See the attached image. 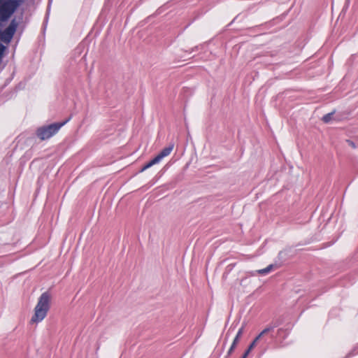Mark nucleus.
Masks as SVG:
<instances>
[{
    "label": "nucleus",
    "instance_id": "obj_1",
    "mask_svg": "<svg viewBox=\"0 0 358 358\" xmlns=\"http://www.w3.org/2000/svg\"><path fill=\"white\" fill-rule=\"evenodd\" d=\"M50 299L51 296L48 292L43 293L40 296L34 308V314L31 319V322H40L45 317L50 309Z\"/></svg>",
    "mask_w": 358,
    "mask_h": 358
},
{
    "label": "nucleus",
    "instance_id": "obj_2",
    "mask_svg": "<svg viewBox=\"0 0 358 358\" xmlns=\"http://www.w3.org/2000/svg\"><path fill=\"white\" fill-rule=\"evenodd\" d=\"M69 120L70 119L69 118L62 122H55L49 125L38 127L36 131V135L41 141L49 139L56 134L62 127L66 124Z\"/></svg>",
    "mask_w": 358,
    "mask_h": 358
},
{
    "label": "nucleus",
    "instance_id": "obj_3",
    "mask_svg": "<svg viewBox=\"0 0 358 358\" xmlns=\"http://www.w3.org/2000/svg\"><path fill=\"white\" fill-rule=\"evenodd\" d=\"M18 6L17 0H0V24L8 21Z\"/></svg>",
    "mask_w": 358,
    "mask_h": 358
},
{
    "label": "nucleus",
    "instance_id": "obj_4",
    "mask_svg": "<svg viewBox=\"0 0 358 358\" xmlns=\"http://www.w3.org/2000/svg\"><path fill=\"white\" fill-rule=\"evenodd\" d=\"M173 147L174 144L171 143L169 146L162 149V151L155 158H153L142 167L141 172H143L153 165L158 164L163 158L169 155L172 152Z\"/></svg>",
    "mask_w": 358,
    "mask_h": 358
},
{
    "label": "nucleus",
    "instance_id": "obj_5",
    "mask_svg": "<svg viewBox=\"0 0 358 358\" xmlns=\"http://www.w3.org/2000/svg\"><path fill=\"white\" fill-rule=\"evenodd\" d=\"M17 27V22L15 19L12 20L10 24L6 29L1 34V40L6 43H10L12 40Z\"/></svg>",
    "mask_w": 358,
    "mask_h": 358
},
{
    "label": "nucleus",
    "instance_id": "obj_6",
    "mask_svg": "<svg viewBox=\"0 0 358 358\" xmlns=\"http://www.w3.org/2000/svg\"><path fill=\"white\" fill-rule=\"evenodd\" d=\"M271 329H267L262 330L259 334L254 339V341L250 343L247 350H249V352L256 346L257 343L260 341V339L267 334Z\"/></svg>",
    "mask_w": 358,
    "mask_h": 358
},
{
    "label": "nucleus",
    "instance_id": "obj_7",
    "mask_svg": "<svg viewBox=\"0 0 358 358\" xmlns=\"http://www.w3.org/2000/svg\"><path fill=\"white\" fill-rule=\"evenodd\" d=\"M276 327H277L276 324H269V325H268L264 329H271L267 334H266L262 338V339H260V341L266 343L268 342V338L273 339L274 338V336H273V333L274 329H275V328Z\"/></svg>",
    "mask_w": 358,
    "mask_h": 358
},
{
    "label": "nucleus",
    "instance_id": "obj_8",
    "mask_svg": "<svg viewBox=\"0 0 358 358\" xmlns=\"http://www.w3.org/2000/svg\"><path fill=\"white\" fill-rule=\"evenodd\" d=\"M277 266L275 264H270L268 266H266L265 268L259 269L255 271L254 273H252V275H255V273H258L262 275H265L269 273L271 271L274 270V268H276Z\"/></svg>",
    "mask_w": 358,
    "mask_h": 358
},
{
    "label": "nucleus",
    "instance_id": "obj_9",
    "mask_svg": "<svg viewBox=\"0 0 358 358\" xmlns=\"http://www.w3.org/2000/svg\"><path fill=\"white\" fill-rule=\"evenodd\" d=\"M240 338L241 337H238L237 336H236V337L234 338L233 343L229 350L228 354H231L233 352V350L236 348V345L238 344Z\"/></svg>",
    "mask_w": 358,
    "mask_h": 358
},
{
    "label": "nucleus",
    "instance_id": "obj_10",
    "mask_svg": "<svg viewBox=\"0 0 358 358\" xmlns=\"http://www.w3.org/2000/svg\"><path fill=\"white\" fill-rule=\"evenodd\" d=\"M333 115L334 113H329L326 114L322 117V121L325 123H329L331 120Z\"/></svg>",
    "mask_w": 358,
    "mask_h": 358
},
{
    "label": "nucleus",
    "instance_id": "obj_11",
    "mask_svg": "<svg viewBox=\"0 0 358 358\" xmlns=\"http://www.w3.org/2000/svg\"><path fill=\"white\" fill-rule=\"evenodd\" d=\"M346 142L352 148H356V145H355V143L353 141H352L350 140H347Z\"/></svg>",
    "mask_w": 358,
    "mask_h": 358
},
{
    "label": "nucleus",
    "instance_id": "obj_12",
    "mask_svg": "<svg viewBox=\"0 0 358 358\" xmlns=\"http://www.w3.org/2000/svg\"><path fill=\"white\" fill-rule=\"evenodd\" d=\"M243 329H244V327H241V328L239 329V330L238 331L237 334H236V336H237L238 337H241V336H242V334H243Z\"/></svg>",
    "mask_w": 358,
    "mask_h": 358
},
{
    "label": "nucleus",
    "instance_id": "obj_13",
    "mask_svg": "<svg viewBox=\"0 0 358 358\" xmlns=\"http://www.w3.org/2000/svg\"><path fill=\"white\" fill-rule=\"evenodd\" d=\"M249 353V350H246L241 358H246Z\"/></svg>",
    "mask_w": 358,
    "mask_h": 358
},
{
    "label": "nucleus",
    "instance_id": "obj_14",
    "mask_svg": "<svg viewBox=\"0 0 358 358\" xmlns=\"http://www.w3.org/2000/svg\"><path fill=\"white\" fill-rule=\"evenodd\" d=\"M282 331V329H279L278 330V334H280V331Z\"/></svg>",
    "mask_w": 358,
    "mask_h": 358
}]
</instances>
